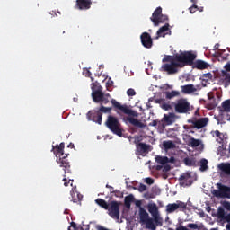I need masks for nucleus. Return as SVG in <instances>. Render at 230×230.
Here are the masks:
<instances>
[{
	"label": "nucleus",
	"mask_w": 230,
	"mask_h": 230,
	"mask_svg": "<svg viewBox=\"0 0 230 230\" xmlns=\"http://www.w3.org/2000/svg\"><path fill=\"white\" fill-rule=\"evenodd\" d=\"M92 98L95 103H101V107L99 108V111H97L101 114H102V112L107 114V112H111V111H112V108L103 106L107 105V103L111 102V94L104 93L102 86L92 92Z\"/></svg>",
	"instance_id": "1"
},
{
	"label": "nucleus",
	"mask_w": 230,
	"mask_h": 230,
	"mask_svg": "<svg viewBox=\"0 0 230 230\" xmlns=\"http://www.w3.org/2000/svg\"><path fill=\"white\" fill-rule=\"evenodd\" d=\"M65 146L66 144L64 142H61L60 145H56V146H52V152H54L56 155H59L57 158V163L59 164L60 168H63L66 175V173H71V164L67 159L69 154H64Z\"/></svg>",
	"instance_id": "2"
},
{
	"label": "nucleus",
	"mask_w": 230,
	"mask_h": 230,
	"mask_svg": "<svg viewBox=\"0 0 230 230\" xmlns=\"http://www.w3.org/2000/svg\"><path fill=\"white\" fill-rule=\"evenodd\" d=\"M138 217L140 224H145L146 229L155 230L159 226L143 207L139 208Z\"/></svg>",
	"instance_id": "3"
},
{
	"label": "nucleus",
	"mask_w": 230,
	"mask_h": 230,
	"mask_svg": "<svg viewBox=\"0 0 230 230\" xmlns=\"http://www.w3.org/2000/svg\"><path fill=\"white\" fill-rule=\"evenodd\" d=\"M105 125L109 128V130H111V132L116 134V136H119V137H123V129L121 128V123H119L118 118L112 115H109Z\"/></svg>",
	"instance_id": "4"
},
{
	"label": "nucleus",
	"mask_w": 230,
	"mask_h": 230,
	"mask_svg": "<svg viewBox=\"0 0 230 230\" xmlns=\"http://www.w3.org/2000/svg\"><path fill=\"white\" fill-rule=\"evenodd\" d=\"M196 58L197 54L192 51H184L180 54H176V60L180 63L181 68L185 67V66H193Z\"/></svg>",
	"instance_id": "5"
},
{
	"label": "nucleus",
	"mask_w": 230,
	"mask_h": 230,
	"mask_svg": "<svg viewBox=\"0 0 230 230\" xmlns=\"http://www.w3.org/2000/svg\"><path fill=\"white\" fill-rule=\"evenodd\" d=\"M154 26H159V24H163V22H166L168 21V15L163 14V8L157 7L150 18Z\"/></svg>",
	"instance_id": "6"
},
{
	"label": "nucleus",
	"mask_w": 230,
	"mask_h": 230,
	"mask_svg": "<svg viewBox=\"0 0 230 230\" xmlns=\"http://www.w3.org/2000/svg\"><path fill=\"white\" fill-rule=\"evenodd\" d=\"M111 103L114 109H118V111H120L123 114H127V116H132L133 118H137L138 116L137 111L128 108L127 105H121L116 99H111Z\"/></svg>",
	"instance_id": "7"
},
{
	"label": "nucleus",
	"mask_w": 230,
	"mask_h": 230,
	"mask_svg": "<svg viewBox=\"0 0 230 230\" xmlns=\"http://www.w3.org/2000/svg\"><path fill=\"white\" fill-rule=\"evenodd\" d=\"M174 111L178 114H188L191 111V106L188 99H179L174 104Z\"/></svg>",
	"instance_id": "8"
},
{
	"label": "nucleus",
	"mask_w": 230,
	"mask_h": 230,
	"mask_svg": "<svg viewBox=\"0 0 230 230\" xmlns=\"http://www.w3.org/2000/svg\"><path fill=\"white\" fill-rule=\"evenodd\" d=\"M147 211L153 217L155 220V224L160 226H163V217H161V214H159V208L155 203H151L147 205Z\"/></svg>",
	"instance_id": "9"
},
{
	"label": "nucleus",
	"mask_w": 230,
	"mask_h": 230,
	"mask_svg": "<svg viewBox=\"0 0 230 230\" xmlns=\"http://www.w3.org/2000/svg\"><path fill=\"white\" fill-rule=\"evenodd\" d=\"M218 190H214L212 195L219 199H230V187H227L222 183L217 184Z\"/></svg>",
	"instance_id": "10"
},
{
	"label": "nucleus",
	"mask_w": 230,
	"mask_h": 230,
	"mask_svg": "<svg viewBox=\"0 0 230 230\" xmlns=\"http://www.w3.org/2000/svg\"><path fill=\"white\" fill-rule=\"evenodd\" d=\"M106 211H108V215L111 218L119 220V202L114 200L111 201Z\"/></svg>",
	"instance_id": "11"
},
{
	"label": "nucleus",
	"mask_w": 230,
	"mask_h": 230,
	"mask_svg": "<svg viewBox=\"0 0 230 230\" xmlns=\"http://www.w3.org/2000/svg\"><path fill=\"white\" fill-rule=\"evenodd\" d=\"M179 67L182 68V65L179 61H174L172 63H166L162 66V71H164L168 75H175L179 72Z\"/></svg>",
	"instance_id": "12"
},
{
	"label": "nucleus",
	"mask_w": 230,
	"mask_h": 230,
	"mask_svg": "<svg viewBox=\"0 0 230 230\" xmlns=\"http://www.w3.org/2000/svg\"><path fill=\"white\" fill-rule=\"evenodd\" d=\"M188 204L182 201L177 200L176 203H169L166 206L167 213H175V211H186Z\"/></svg>",
	"instance_id": "13"
},
{
	"label": "nucleus",
	"mask_w": 230,
	"mask_h": 230,
	"mask_svg": "<svg viewBox=\"0 0 230 230\" xmlns=\"http://www.w3.org/2000/svg\"><path fill=\"white\" fill-rule=\"evenodd\" d=\"M140 40L142 46H144L146 49H152L154 46V40H152V36L148 32H143L140 35Z\"/></svg>",
	"instance_id": "14"
},
{
	"label": "nucleus",
	"mask_w": 230,
	"mask_h": 230,
	"mask_svg": "<svg viewBox=\"0 0 230 230\" xmlns=\"http://www.w3.org/2000/svg\"><path fill=\"white\" fill-rule=\"evenodd\" d=\"M188 123H191L193 125L194 128H197L198 130H200V128H204L209 123V119L208 117L201 118L199 119H189Z\"/></svg>",
	"instance_id": "15"
},
{
	"label": "nucleus",
	"mask_w": 230,
	"mask_h": 230,
	"mask_svg": "<svg viewBox=\"0 0 230 230\" xmlns=\"http://www.w3.org/2000/svg\"><path fill=\"white\" fill-rule=\"evenodd\" d=\"M88 119L90 121H93L94 123H98V125H102V119L103 118V113H101L98 111H89L87 113Z\"/></svg>",
	"instance_id": "16"
},
{
	"label": "nucleus",
	"mask_w": 230,
	"mask_h": 230,
	"mask_svg": "<svg viewBox=\"0 0 230 230\" xmlns=\"http://www.w3.org/2000/svg\"><path fill=\"white\" fill-rule=\"evenodd\" d=\"M178 119H179V117L176 116L175 113L169 112V113L164 115V118L162 119V121L165 125H173V123H175Z\"/></svg>",
	"instance_id": "17"
},
{
	"label": "nucleus",
	"mask_w": 230,
	"mask_h": 230,
	"mask_svg": "<svg viewBox=\"0 0 230 230\" xmlns=\"http://www.w3.org/2000/svg\"><path fill=\"white\" fill-rule=\"evenodd\" d=\"M91 6H93L91 0H76L75 8L77 10H90Z\"/></svg>",
	"instance_id": "18"
},
{
	"label": "nucleus",
	"mask_w": 230,
	"mask_h": 230,
	"mask_svg": "<svg viewBox=\"0 0 230 230\" xmlns=\"http://www.w3.org/2000/svg\"><path fill=\"white\" fill-rule=\"evenodd\" d=\"M137 151L140 155H143V154H148L152 149V146L145 143H136Z\"/></svg>",
	"instance_id": "19"
},
{
	"label": "nucleus",
	"mask_w": 230,
	"mask_h": 230,
	"mask_svg": "<svg viewBox=\"0 0 230 230\" xmlns=\"http://www.w3.org/2000/svg\"><path fill=\"white\" fill-rule=\"evenodd\" d=\"M172 31H170V24L165 23L164 26H162L156 32L155 39H160V37H166L168 33H171Z\"/></svg>",
	"instance_id": "20"
},
{
	"label": "nucleus",
	"mask_w": 230,
	"mask_h": 230,
	"mask_svg": "<svg viewBox=\"0 0 230 230\" xmlns=\"http://www.w3.org/2000/svg\"><path fill=\"white\" fill-rule=\"evenodd\" d=\"M190 179H191V174L188 172L181 174L179 178V181H181L180 186H191V184H193V181Z\"/></svg>",
	"instance_id": "21"
},
{
	"label": "nucleus",
	"mask_w": 230,
	"mask_h": 230,
	"mask_svg": "<svg viewBox=\"0 0 230 230\" xmlns=\"http://www.w3.org/2000/svg\"><path fill=\"white\" fill-rule=\"evenodd\" d=\"M155 103H158L164 111H172V104L166 99H156Z\"/></svg>",
	"instance_id": "22"
},
{
	"label": "nucleus",
	"mask_w": 230,
	"mask_h": 230,
	"mask_svg": "<svg viewBox=\"0 0 230 230\" xmlns=\"http://www.w3.org/2000/svg\"><path fill=\"white\" fill-rule=\"evenodd\" d=\"M70 195L72 197L71 201L75 204H82V199H84V196L80 194L77 190H71Z\"/></svg>",
	"instance_id": "23"
},
{
	"label": "nucleus",
	"mask_w": 230,
	"mask_h": 230,
	"mask_svg": "<svg viewBox=\"0 0 230 230\" xmlns=\"http://www.w3.org/2000/svg\"><path fill=\"white\" fill-rule=\"evenodd\" d=\"M181 93L183 94H192V93H197V88L193 84H186L181 86Z\"/></svg>",
	"instance_id": "24"
},
{
	"label": "nucleus",
	"mask_w": 230,
	"mask_h": 230,
	"mask_svg": "<svg viewBox=\"0 0 230 230\" xmlns=\"http://www.w3.org/2000/svg\"><path fill=\"white\" fill-rule=\"evenodd\" d=\"M218 168L224 175H228L230 177V163H221L218 165Z\"/></svg>",
	"instance_id": "25"
},
{
	"label": "nucleus",
	"mask_w": 230,
	"mask_h": 230,
	"mask_svg": "<svg viewBox=\"0 0 230 230\" xmlns=\"http://www.w3.org/2000/svg\"><path fill=\"white\" fill-rule=\"evenodd\" d=\"M194 67L196 69H199V70H204V69H208V67H209V64L203 61V60H197L196 62H194L193 64Z\"/></svg>",
	"instance_id": "26"
},
{
	"label": "nucleus",
	"mask_w": 230,
	"mask_h": 230,
	"mask_svg": "<svg viewBox=\"0 0 230 230\" xmlns=\"http://www.w3.org/2000/svg\"><path fill=\"white\" fill-rule=\"evenodd\" d=\"M220 48V44L217 43L215 46H214V49L217 52H216V55L217 57H218V58H222V60H226L227 59V57H229V54L226 55V56H223L222 53H224V51L226 50H222L219 49Z\"/></svg>",
	"instance_id": "27"
},
{
	"label": "nucleus",
	"mask_w": 230,
	"mask_h": 230,
	"mask_svg": "<svg viewBox=\"0 0 230 230\" xmlns=\"http://www.w3.org/2000/svg\"><path fill=\"white\" fill-rule=\"evenodd\" d=\"M127 120L134 127H138L139 128H143L144 127L143 122L134 117H128Z\"/></svg>",
	"instance_id": "28"
},
{
	"label": "nucleus",
	"mask_w": 230,
	"mask_h": 230,
	"mask_svg": "<svg viewBox=\"0 0 230 230\" xmlns=\"http://www.w3.org/2000/svg\"><path fill=\"white\" fill-rule=\"evenodd\" d=\"M95 204H97V206H100V208H102V209H105L106 211L107 209H109L110 203H107V201L103 199H95Z\"/></svg>",
	"instance_id": "29"
},
{
	"label": "nucleus",
	"mask_w": 230,
	"mask_h": 230,
	"mask_svg": "<svg viewBox=\"0 0 230 230\" xmlns=\"http://www.w3.org/2000/svg\"><path fill=\"white\" fill-rule=\"evenodd\" d=\"M163 146L164 148L165 152H168V150H172V148H175V143L172 140H167L163 142Z\"/></svg>",
	"instance_id": "30"
},
{
	"label": "nucleus",
	"mask_w": 230,
	"mask_h": 230,
	"mask_svg": "<svg viewBox=\"0 0 230 230\" xmlns=\"http://www.w3.org/2000/svg\"><path fill=\"white\" fill-rule=\"evenodd\" d=\"M133 200H134V195H132V194H129L125 197L124 204H125L127 209H130V206H131Z\"/></svg>",
	"instance_id": "31"
},
{
	"label": "nucleus",
	"mask_w": 230,
	"mask_h": 230,
	"mask_svg": "<svg viewBox=\"0 0 230 230\" xmlns=\"http://www.w3.org/2000/svg\"><path fill=\"white\" fill-rule=\"evenodd\" d=\"M155 163H157V164H168V157L167 156H161V155H156L155 156Z\"/></svg>",
	"instance_id": "32"
},
{
	"label": "nucleus",
	"mask_w": 230,
	"mask_h": 230,
	"mask_svg": "<svg viewBox=\"0 0 230 230\" xmlns=\"http://www.w3.org/2000/svg\"><path fill=\"white\" fill-rule=\"evenodd\" d=\"M183 163L186 166H197V161L195 158L186 157L183 159Z\"/></svg>",
	"instance_id": "33"
},
{
	"label": "nucleus",
	"mask_w": 230,
	"mask_h": 230,
	"mask_svg": "<svg viewBox=\"0 0 230 230\" xmlns=\"http://www.w3.org/2000/svg\"><path fill=\"white\" fill-rule=\"evenodd\" d=\"M200 167L199 170L201 172H206L207 170L209 169V167L208 166V160L206 158H202L199 162Z\"/></svg>",
	"instance_id": "34"
},
{
	"label": "nucleus",
	"mask_w": 230,
	"mask_h": 230,
	"mask_svg": "<svg viewBox=\"0 0 230 230\" xmlns=\"http://www.w3.org/2000/svg\"><path fill=\"white\" fill-rule=\"evenodd\" d=\"M162 62H170V64L172 62H177V54L174 56H165Z\"/></svg>",
	"instance_id": "35"
},
{
	"label": "nucleus",
	"mask_w": 230,
	"mask_h": 230,
	"mask_svg": "<svg viewBox=\"0 0 230 230\" xmlns=\"http://www.w3.org/2000/svg\"><path fill=\"white\" fill-rule=\"evenodd\" d=\"M175 96H179V92L172 91L165 93V97L167 98V100H172V98H175Z\"/></svg>",
	"instance_id": "36"
},
{
	"label": "nucleus",
	"mask_w": 230,
	"mask_h": 230,
	"mask_svg": "<svg viewBox=\"0 0 230 230\" xmlns=\"http://www.w3.org/2000/svg\"><path fill=\"white\" fill-rule=\"evenodd\" d=\"M201 79L203 80V82H209V80H213V74H211L210 72L203 74L201 75Z\"/></svg>",
	"instance_id": "37"
},
{
	"label": "nucleus",
	"mask_w": 230,
	"mask_h": 230,
	"mask_svg": "<svg viewBox=\"0 0 230 230\" xmlns=\"http://www.w3.org/2000/svg\"><path fill=\"white\" fill-rule=\"evenodd\" d=\"M222 108L224 109L225 112H230V100L223 102Z\"/></svg>",
	"instance_id": "38"
},
{
	"label": "nucleus",
	"mask_w": 230,
	"mask_h": 230,
	"mask_svg": "<svg viewBox=\"0 0 230 230\" xmlns=\"http://www.w3.org/2000/svg\"><path fill=\"white\" fill-rule=\"evenodd\" d=\"M68 230H84V227L80 225H76L75 222H72L71 226L68 227Z\"/></svg>",
	"instance_id": "39"
},
{
	"label": "nucleus",
	"mask_w": 230,
	"mask_h": 230,
	"mask_svg": "<svg viewBox=\"0 0 230 230\" xmlns=\"http://www.w3.org/2000/svg\"><path fill=\"white\" fill-rule=\"evenodd\" d=\"M222 75L225 78L226 85H230V74L226 71H222Z\"/></svg>",
	"instance_id": "40"
},
{
	"label": "nucleus",
	"mask_w": 230,
	"mask_h": 230,
	"mask_svg": "<svg viewBox=\"0 0 230 230\" xmlns=\"http://www.w3.org/2000/svg\"><path fill=\"white\" fill-rule=\"evenodd\" d=\"M226 217V211L224 208H219L217 210V218H220V220H223V218Z\"/></svg>",
	"instance_id": "41"
},
{
	"label": "nucleus",
	"mask_w": 230,
	"mask_h": 230,
	"mask_svg": "<svg viewBox=\"0 0 230 230\" xmlns=\"http://www.w3.org/2000/svg\"><path fill=\"white\" fill-rule=\"evenodd\" d=\"M190 146L195 148L197 146H200V140L195 139V138H190Z\"/></svg>",
	"instance_id": "42"
},
{
	"label": "nucleus",
	"mask_w": 230,
	"mask_h": 230,
	"mask_svg": "<svg viewBox=\"0 0 230 230\" xmlns=\"http://www.w3.org/2000/svg\"><path fill=\"white\" fill-rule=\"evenodd\" d=\"M111 193H114L115 197H123V192H121V190H111Z\"/></svg>",
	"instance_id": "43"
},
{
	"label": "nucleus",
	"mask_w": 230,
	"mask_h": 230,
	"mask_svg": "<svg viewBox=\"0 0 230 230\" xmlns=\"http://www.w3.org/2000/svg\"><path fill=\"white\" fill-rule=\"evenodd\" d=\"M127 94L128 96H136V90L132 89V88H129L128 91H127Z\"/></svg>",
	"instance_id": "44"
},
{
	"label": "nucleus",
	"mask_w": 230,
	"mask_h": 230,
	"mask_svg": "<svg viewBox=\"0 0 230 230\" xmlns=\"http://www.w3.org/2000/svg\"><path fill=\"white\" fill-rule=\"evenodd\" d=\"M138 191H140V193H143V191H146V185L140 183V185L138 186Z\"/></svg>",
	"instance_id": "45"
},
{
	"label": "nucleus",
	"mask_w": 230,
	"mask_h": 230,
	"mask_svg": "<svg viewBox=\"0 0 230 230\" xmlns=\"http://www.w3.org/2000/svg\"><path fill=\"white\" fill-rule=\"evenodd\" d=\"M189 10H190V13H195V12L199 10V6H197L196 4H193L191 7L189 8Z\"/></svg>",
	"instance_id": "46"
},
{
	"label": "nucleus",
	"mask_w": 230,
	"mask_h": 230,
	"mask_svg": "<svg viewBox=\"0 0 230 230\" xmlns=\"http://www.w3.org/2000/svg\"><path fill=\"white\" fill-rule=\"evenodd\" d=\"M187 227H190V229H199V225L194 223H190L187 225Z\"/></svg>",
	"instance_id": "47"
},
{
	"label": "nucleus",
	"mask_w": 230,
	"mask_h": 230,
	"mask_svg": "<svg viewBox=\"0 0 230 230\" xmlns=\"http://www.w3.org/2000/svg\"><path fill=\"white\" fill-rule=\"evenodd\" d=\"M223 207L225 208V209H226L227 211H230V202L229 201H225L223 203Z\"/></svg>",
	"instance_id": "48"
},
{
	"label": "nucleus",
	"mask_w": 230,
	"mask_h": 230,
	"mask_svg": "<svg viewBox=\"0 0 230 230\" xmlns=\"http://www.w3.org/2000/svg\"><path fill=\"white\" fill-rule=\"evenodd\" d=\"M106 85H107V90L109 91V87H112V85H114V81L109 79V80L107 81Z\"/></svg>",
	"instance_id": "49"
},
{
	"label": "nucleus",
	"mask_w": 230,
	"mask_h": 230,
	"mask_svg": "<svg viewBox=\"0 0 230 230\" xmlns=\"http://www.w3.org/2000/svg\"><path fill=\"white\" fill-rule=\"evenodd\" d=\"M222 220H225V222L230 223V213L227 215H225L224 218Z\"/></svg>",
	"instance_id": "50"
},
{
	"label": "nucleus",
	"mask_w": 230,
	"mask_h": 230,
	"mask_svg": "<svg viewBox=\"0 0 230 230\" xmlns=\"http://www.w3.org/2000/svg\"><path fill=\"white\" fill-rule=\"evenodd\" d=\"M146 184L152 185L154 184V179L152 178H146Z\"/></svg>",
	"instance_id": "51"
},
{
	"label": "nucleus",
	"mask_w": 230,
	"mask_h": 230,
	"mask_svg": "<svg viewBox=\"0 0 230 230\" xmlns=\"http://www.w3.org/2000/svg\"><path fill=\"white\" fill-rule=\"evenodd\" d=\"M225 71H226V73H229L230 72V62H228V63H226V65H225Z\"/></svg>",
	"instance_id": "52"
},
{
	"label": "nucleus",
	"mask_w": 230,
	"mask_h": 230,
	"mask_svg": "<svg viewBox=\"0 0 230 230\" xmlns=\"http://www.w3.org/2000/svg\"><path fill=\"white\" fill-rule=\"evenodd\" d=\"M63 181H64V186H69V182H73V180H69L67 181V180L66 178L63 179Z\"/></svg>",
	"instance_id": "53"
},
{
	"label": "nucleus",
	"mask_w": 230,
	"mask_h": 230,
	"mask_svg": "<svg viewBox=\"0 0 230 230\" xmlns=\"http://www.w3.org/2000/svg\"><path fill=\"white\" fill-rule=\"evenodd\" d=\"M168 163H175V157L171 156L170 158H168Z\"/></svg>",
	"instance_id": "54"
},
{
	"label": "nucleus",
	"mask_w": 230,
	"mask_h": 230,
	"mask_svg": "<svg viewBox=\"0 0 230 230\" xmlns=\"http://www.w3.org/2000/svg\"><path fill=\"white\" fill-rule=\"evenodd\" d=\"M157 120H153L152 123H150L151 127H157Z\"/></svg>",
	"instance_id": "55"
},
{
	"label": "nucleus",
	"mask_w": 230,
	"mask_h": 230,
	"mask_svg": "<svg viewBox=\"0 0 230 230\" xmlns=\"http://www.w3.org/2000/svg\"><path fill=\"white\" fill-rule=\"evenodd\" d=\"M172 169V167L168 164L164 165V170L165 172H170V170Z\"/></svg>",
	"instance_id": "56"
},
{
	"label": "nucleus",
	"mask_w": 230,
	"mask_h": 230,
	"mask_svg": "<svg viewBox=\"0 0 230 230\" xmlns=\"http://www.w3.org/2000/svg\"><path fill=\"white\" fill-rule=\"evenodd\" d=\"M136 206H137V208H141V201L140 200H137L136 201Z\"/></svg>",
	"instance_id": "57"
},
{
	"label": "nucleus",
	"mask_w": 230,
	"mask_h": 230,
	"mask_svg": "<svg viewBox=\"0 0 230 230\" xmlns=\"http://www.w3.org/2000/svg\"><path fill=\"white\" fill-rule=\"evenodd\" d=\"M215 134H216V137H220V136H221L222 133H220V131L217 130V131L215 132Z\"/></svg>",
	"instance_id": "58"
},
{
	"label": "nucleus",
	"mask_w": 230,
	"mask_h": 230,
	"mask_svg": "<svg viewBox=\"0 0 230 230\" xmlns=\"http://www.w3.org/2000/svg\"><path fill=\"white\" fill-rule=\"evenodd\" d=\"M146 199H154V195L152 194H146Z\"/></svg>",
	"instance_id": "59"
},
{
	"label": "nucleus",
	"mask_w": 230,
	"mask_h": 230,
	"mask_svg": "<svg viewBox=\"0 0 230 230\" xmlns=\"http://www.w3.org/2000/svg\"><path fill=\"white\" fill-rule=\"evenodd\" d=\"M68 148H75V144L70 143V144L68 145Z\"/></svg>",
	"instance_id": "60"
},
{
	"label": "nucleus",
	"mask_w": 230,
	"mask_h": 230,
	"mask_svg": "<svg viewBox=\"0 0 230 230\" xmlns=\"http://www.w3.org/2000/svg\"><path fill=\"white\" fill-rule=\"evenodd\" d=\"M206 211H208V213L211 212V207H207Z\"/></svg>",
	"instance_id": "61"
},
{
	"label": "nucleus",
	"mask_w": 230,
	"mask_h": 230,
	"mask_svg": "<svg viewBox=\"0 0 230 230\" xmlns=\"http://www.w3.org/2000/svg\"><path fill=\"white\" fill-rule=\"evenodd\" d=\"M162 169H163V165H157V166H156V170L159 171V170H162Z\"/></svg>",
	"instance_id": "62"
},
{
	"label": "nucleus",
	"mask_w": 230,
	"mask_h": 230,
	"mask_svg": "<svg viewBox=\"0 0 230 230\" xmlns=\"http://www.w3.org/2000/svg\"><path fill=\"white\" fill-rule=\"evenodd\" d=\"M226 230H230V223H228V224L226 226Z\"/></svg>",
	"instance_id": "63"
},
{
	"label": "nucleus",
	"mask_w": 230,
	"mask_h": 230,
	"mask_svg": "<svg viewBox=\"0 0 230 230\" xmlns=\"http://www.w3.org/2000/svg\"><path fill=\"white\" fill-rule=\"evenodd\" d=\"M106 188H110V190H114V187H112L111 185H106Z\"/></svg>",
	"instance_id": "64"
}]
</instances>
